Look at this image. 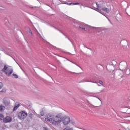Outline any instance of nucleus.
<instances>
[{
	"instance_id": "4",
	"label": "nucleus",
	"mask_w": 130,
	"mask_h": 130,
	"mask_svg": "<svg viewBox=\"0 0 130 130\" xmlns=\"http://www.w3.org/2000/svg\"><path fill=\"white\" fill-rule=\"evenodd\" d=\"M62 122L64 125L69 124L71 121V119L69 117H64L62 119Z\"/></svg>"
},
{
	"instance_id": "2",
	"label": "nucleus",
	"mask_w": 130,
	"mask_h": 130,
	"mask_svg": "<svg viewBox=\"0 0 130 130\" xmlns=\"http://www.w3.org/2000/svg\"><path fill=\"white\" fill-rule=\"evenodd\" d=\"M2 72L5 73L6 76L10 77L13 74V69L8 65H5L4 68L2 69Z\"/></svg>"
},
{
	"instance_id": "8",
	"label": "nucleus",
	"mask_w": 130,
	"mask_h": 130,
	"mask_svg": "<svg viewBox=\"0 0 130 130\" xmlns=\"http://www.w3.org/2000/svg\"><path fill=\"white\" fill-rule=\"evenodd\" d=\"M20 107V104H18L17 105H15L14 108H13V111H15V110H17L18 108Z\"/></svg>"
},
{
	"instance_id": "5",
	"label": "nucleus",
	"mask_w": 130,
	"mask_h": 130,
	"mask_svg": "<svg viewBox=\"0 0 130 130\" xmlns=\"http://www.w3.org/2000/svg\"><path fill=\"white\" fill-rule=\"evenodd\" d=\"M12 117L6 116L4 119H3V122L5 123H8L12 121Z\"/></svg>"
},
{
	"instance_id": "13",
	"label": "nucleus",
	"mask_w": 130,
	"mask_h": 130,
	"mask_svg": "<svg viewBox=\"0 0 130 130\" xmlns=\"http://www.w3.org/2000/svg\"><path fill=\"white\" fill-rule=\"evenodd\" d=\"M13 76L15 79H18V75L17 74H13Z\"/></svg>"
},
{
	"instance_id": "19",
	"label": "nucleus",
	"mask_w": 130,
	"mask_h": 130,
	"mask_svg": "<svg viewBox=\"0 0 130 130\" xmlns=\"http://www.w3.org/2000/svg\"><path fill=\"white\" fill-rule=\"evenodd\" d=\"M29 32L30 33V34H32V31H31V30H30Z\"/></svg>"
},
{
	"instance_id": "6",
	"label": "nucleus",
	"mask_w": 130,
	"mask_h": 130,
	"mask_svg": "<svg viewBox=\"0 0 130 130\" xmlns=\"http://www.w3.org/2000/svg\"><path fill=\"white\" fill-rule=\"evenodd\" d=\"M3 104L5 106H9L11 103L10 102V100L7 98H5L3 99Z\"/></svg>"
},
{
	"instance_id": "10",
	"label": "nucleus",
	"mask_w": 130,
	"mask_h": 130,
	"mask_svg": "<svg viewBox=\"0 0 130 130\" xmlns=\"http://www.w3.org/2000/svg\"><path fill=\"white\" fill-rule=\"evenodd\" d=\"M4 118H5V116H4V114H0V120H4Z\"/></svg>"
},
{
	"instance_id": "3",
	"label": "nucleus",
	"mask_w": 130,
	"mask_h": 130,
	"mask_svg": "<svg viewBox=\"0 0 130 130\" xmlns=\"http://www.w3.org/2000/svg\"><path fill=\"white\" fill-rule=\"evenodd\" d=\"M28 116V114L24 111H21L18 113V117L19 119H25Z\"/></svg>"
},
{
	"instance_id": "7",
	"label": "nucleus",
	"mask_w": 130,
	"mask_h": 130,
	"mask_svg": "<svg viewBox=\"0 0 130 130\" xmlns=\"http://www.w3.org/2000/svg\"><path fill=\"white\" fill-rule=\"evenodd\" d=\"M102 11H103L104 12H105V13H109V12H110V10H109L108 8H102Z\"/></svg>"
},
{
	"instance_id": "14",
	"label": "nucleus",
	"mask_w": 130,
	"mask_h": 130,
	"mask_svg": "<svg viewBox=\"0 0 130 130\" xmlns=\"http://www.w3.org/2000/svg\"><path fill=\"white\" fill-rule=\"evenodd\" d=\"M6 91H7V90L6 89V88H3L2 90H1V92L2 93H5L6 92Z\"/></svg>"
},
{
	"instance_id": "1",
	"label": "nucleus",
	"mask_w": 130,
	"mask_h": 130,
	"mask_svg": "<svg viewBox=\"0 0 130 130\" xmlns=\"http://www.w3.org/2000/svg\"><path fill=\"white\" fill-rule=\"evenodd\" d=\"M45 119L53 125H58L61 122V114H58L56 116L51 113L47 114L45 116Z\"/></svg>"
},
{
	"instance_id": "12",
	"label": "nucleus",
	"mask_w": 130,
	"mask_h": 130,
	"mask_svg": "<svg viewBox=\"0 0 130 130\" xmlns=\"http://www.w3.org/2000/svg\"><path fill=\"white\" fill-rule=\"evenodd\" d=\"M28 117H29V118H31V119H32V118H33V114H29V115H28Z\"/></svg>"
},
{
	"instance_id": "17",
	"label": "nucleus",
	"mask_w": 130,
	"mask_h": 130,
	"mask_svg": "<svg viewBox=\"0 0 130 130\" xmlns=\"http://www.w3.org/2000/svg\"><path fill=\"white\" fill-rule=\"evenodd\" d=\"M99 84H100L101 85H103V82L102 81H100L99 82Z\"/></svg>"
},
{
	"instance_id": "16",
	"label": "nucleus",
	"mask_w": 130,
	"mask_h": 130,
	"mask_svg": "<svg viewBox=\"0 0 130 130\" xmlns=\"http://www.w3.org/2000/svg\"><path fill=\"white\" fill-rule=\"evenodd\" d=\"M70 5H79V3H70L69 4Z\"/></svg>"
},
{
	"instance_id": "15",
	"label": "nucleus",
	"mask_w": 130,
	"mask_h": 130,
	"mask_svg": "<svg viewBox=\"0 0 130 130\" xmlns=\"http://www.w3.org/2000/svg\"><path fill=\"white\" fill-rule=\"evenodd\" d=\"M3 87H4V85L2 82H0V90L2 89V88H3Z\"/></svg>"
},
{
	"instance_id": "9",
	"label": "nucleus",
	"mask_w": 130,
	"mask_h": 130,
	"mask_svg": "<svg viewBox=\"0 0 130 130\" xmlns=\"http://www.w3.org/2000/svg\"><path fill=\"white\" fill-rule=\"evenodd\" d=\"M5 107L3 106V105L0 106V111L1 112H3L5 110Z\"/></svg>"
},
{
	"instance_id": "18",
	"label": "nucleus",
	"mask_w": 130,
	"mask_h": 130,
	"mask_svg": "<svg viewBox=\"0 0 130 130\" xmlns=\"http://www.w3.org/2000/svg\"><path fill=\"white\" fill-rule=\"evenodd\" d=\"M82 29H83V30H86V28L85 27H82Z\"/></svg>"
},
{
	"instance_id": "20",
	"label": "nucleus",
	"mask_w": 130,
	"mask_h": 130,
	"mask_svg": "<svg viewBox=\"0 0 130 130\" xmlns=\"http://www.w3.org/2000/svg\"><path fill=\"white\" fill-rule=\"evenodd\" d=\"M121 65H120L119 66L120 67Z\"/></svg>"
},
{
	"instance_id": "11",
	"label": "nucleus",
	"mask_w": 130,
	"mask_h": 130,
	"mask_svg": "<svg viewBox=\"0 0 130 130\" xmlns=\"http://www.w3.org/2000/svg\"><path fill=\"white\" fill-rule=\"evenodd\" d=\"M44 115V111H41L40 112V114H39V116H43Z\"/></svg>"
}]
</instances>
